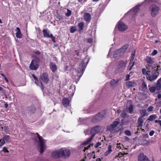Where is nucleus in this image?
<instances>
[{
    "label": "nucleus",
    "mask_w": 161,
    "mask_h": 161,
    "mask_svg": "<svg viewBox=\"0 0 161 161\" xmlns=\"http://www.w3.org/2000/svg\"><path fill=\"white\" fill-rule=\"evenodd\" d=\"M4 141H5L9 143L11 142L10 136L8 135H5L2 138Z\"/></svg>",
    "instance_id": "obj_26"
},
{
    "label": "nucleus",
    "mask_w": 161,
    "mask_h": 161,
    "mask_svg": "<svg viewBox=\"0 0 161 161\" xmlns=\"http://www.w3.org/2000/svg\"><path fill=\"white\" fill-rule=\"evenodd\" d=\"M118 28L119 31L123 32L127 29L128 27L124 23L119 21L118 23Z\"/></svg>",
    "instance_id": "obj_8"
},
{
    "label": "nucleus",
    "mask_w": 161,
    "mask_h": 161,
    "mask_svg": "<svg viewBox=\"0 0 161 161\" xmlns=\"http://www.w3.org/2000/svg\"><path fill=\"white\" fill-rule=\"evenodd\" d=\"M112 148V146L111 145H108V151L109 152L111 153L112 151V150L111 149Z\"/></svg>",
    "instance_id": "obj_48"
},
{
    "label": "nucleus",
    "mask_w": 161,
    "mask_h": 161,
    "mask_svg": "<svg viewBox=\"0 0 161 161\" xmlns=\"http://www.w3.org/2000/svg\"><path fill=\"white\" fill-rule=\"evenodd\" d=\"M130 75L129 74L125 76V80L126 81H127V80H129L130 79Z\"/></svg>",
    "instance_id": "obj_54"
},
{
    "label": "nucleus",
    "mask_w": 161,
    "mask_h": 161,
    "mask_svg": "<svg viewBox=\"0 0 161 161\" xmlns=\"http://www.w3.org/2000/svg\"><path fill=\"white\" fill-rule=\"evenodd\" d=\"M135 56V54L134 53H132V54L131 55V56L132 58H131L130 59V62L129 63V64H131L132 63V61L134 59Z\"/></svg>",
    "instance_id": "obj_40"
},
{
    "label": "nucleus",
    "mask_w": 161,
    "mask_h": 161,
    "mask_svg": "<svg viewBox=\"0 0 161 161\" xmlns=\"http://www.w3.org/2000/svg\"><path fill=\"white\" fill-rule=\"evenodd\" d=\"M134 64H135V62H133L132 63V65L129 68H128V69L130 71L131 70L133 66L134 65Z\"/></svg>",
    "instance_id": "obj_56"
},
{
    "label": "nucleus",
    "mask_w": 161,
    "mask_h": 161,
    "mask_svg": "<svg viewBox=\"0 0 161 161\" xmlns=\"http://www.w3.org/2000/svg\"><path fill=\"white\" fill-rule=\"evenodd\" d=\"M4 143V144H5V141H4L3 139V138L1 139H0V143Z\"/></svg>",
    "instance_id": "obj_61"
},
{
    "label": "nucleus",
    "mask_w": 161,
    "mask_h": 161,
    "mask_svg": "<svg viewBox=\"0 0 161 161\" xmlns=\"http://www.w3.org/2000/svg\"><path fill=\"white\" fill-rule=\"evenodd\" d=\"M125 133L126 135L130 136L131 135V132L130 130H126L125 131Z\"/></svg>",
    "instance_id": "obj_36"
},
{
    "label": "nucleus",
    "mask_w": 161,
    "mask_h": 161,
    "mask_svg": "<svg viewBox=\"0 0 161 161\" xmlns=\"http://www.w3.org/2000/svg\"><path fill=\"white\" fill-rule=\"evenodd\" d=\"M148 86L150 92L152 93L154 92L156 89V88L155 86L150 87V85H148Z\"/></svg>",
    "instance_id": "obj_32"
},
{
    "label": "nucleus",
    "mask_w": 161,
    "mask_h": 161,
    "mask_svg": "<svg viewBox=\"0 0 161 161\" xmlns=\"http://www.w3.org/2000/svg\"><path fill=\"white\" fill-rule=\"evenodd\" d=\"M36 134L40 142L44 141V139H43V138L40 136L38 133H36Z\"/></svg>",
    "instance_id": "obj_34"
},
{
    "label": "nucleus",
    "mask_w": 161,
    "mask_h": 161,
    "mask_svg": "<svg viewBox=\"0 0 161 161\" xmlns=\"http://www.w3.org/2000/svg\"><path fill=\"white\" fill-rule=\"evenodd\" d=\"M148 65L149 66V67H152V69H153V71H155V69L157 68L156 64H154L153 65H151L148 64Z\"/></svg>",
    "instance_id": "obj_42"
},
{
    "label": "nucleus",
    "mask_w": 161,
    "mask_h": 161,
    "mask_svg": "<svg viewBox=\"0 0 161 161\" xmlns=\"http://www.w3.org/2000/svg\"><path fill=\"white\" fill-rule=\"evenodd\" d=\"M126 86L128 88H130L135 86V84L134 82L128 81L126 83Z\"/></svg>",
    "instance_id": "obj_24"
},
{
    "label": "nucleus",
    "mask_w": 161,
    "mask_h": 161,
    "mask_svg": "<svg viewBox=\"0 0 161 161\" xmlns=\"http://www.w3.org/2000/svg\"><path fill=\"white\" fill-rule=\"evenodd\" d=\"M40 152L41 153H43L46 149L45 142L44 141L40 142Z\"/></svg>",
    "instance_id": "obj_13"
},
{
    "label": "nucleus",
    "mask_w": 161,
    "mask_h": 161,
    "mask_svg": "<svg viewBox=\"0 0 161 161\" xmlns=\"http://www.w3.org/2000/svg\"><path fill=\"white\" fill-rule=\"evenodd\" d=\"M156 89L158 91H160L161 88V79H159L158 80L157 82Z\"/></svg>",
    "instance_id": "obj_22"
},
{
    "label": "nucleus",
    "mask_w": 161,
    "mask_h": 161,
    "mask_svg": "<svg viewBox=\"0 0 161 161\" xmlns=\"http://www.w3.org/2000/svg\"><path fill=\"white\" fill-rule=\"evenodd\" d=\"M154 59L153 58H152L151 57L148 56H146L145 59L147 63L151 64H153L154 62Z\"/></svg>",
    "instance_id": "obj_19"
},
{
    "label": "nucleus",
    "mask_w": 161,
    "mask_h": 161,
    "mask_svg": "<svg viewBox=\"0 0 161 161\" xmlns=\"http://www.w3.org/2000/svg\"><path fill=\"white\" fill-rule=\"evenodd\" d=\"M124 139L126 141L129 142L130 141V138L127 136H125Z\"/></svg>",
    "instance_id": "obj_57"
},
{
    "label": "nucleus",
    "mask_w": 161,
    "mask_h": 161,
    "mask_svg": "<svg viewBox=\"0 0 161 161\" xmlns=\"http://www.w3.org/2000/svg\"><path fill=\"white\" fill-rule=\"evenodd\" d=\"M87 42L90 43H92V39L91 38H88L87 39Z\"/></svg>",
    "instance_id": "obj_60"
},
{
    "label": "nucleus",
    "mask_w": 161,
    "mask_h": 161,
    "mask_svg": "<svg viewBox=\"0 0 161 161\" xmlns=\"http://www.w3.org/2000/svg\"><path fill=\"white\" fill-rule=\"evenodd\" d=\"M128 44H125L121 48L116 51L114 53L113 57L115 58H117L123 56L128 48Z\"/></svg>",
    "instance_id": "obj_2"
},
{
    "label": "nucleus",
    "mask_w": 161,
    "mask_h": 161,
    "mask_svg": "<svg viewBox=\"0 0 161 161\" xmlns=\"http://www.w3.org/2000/svg\"><path fill=\"white\" fill-rule=\"evenodd\" d=\"M80 75H77L75 77L76 79V80H75V82H76V83H77V82L78 81H79L80 78Z\"/></svg>",
    "instance_id": "obj_50"
},
{
    "label": "nucleus",
    "mask_w": 161,
    "mask_h": 161,
    "mask_svg": "<svg viewBox=\"0 0 161 161\" xmlns=\"http://www.w3.org/2000/svg\"><path fill=\"white\" fill-rule=\"evenodd\" d=\"M143 136L145 138H148V136L147 134L143 135Z\"/></svg>",
    "instance_id": "obj_64"
},
{
    "label": "nucleus",
    "mask_w": 161,
    "mask_h": 161,
    "mask_svg": "<svg viewBox=\"0 0 161 161\" xmlns=\"http://www.w3.org/2000/svg\"><path fill=\"white\" fill-rule=\"evenodd\" d=\"M150 70L147 71L145 68H143L142 69V72L143 75H146V76L147 75V74H149V72H150Z\"/></svg>",
    "instance_id": "obj_31"
},
{
    "label": "nucleus",
    "mask_w": 161,
    "mask_h": 161,
    "mask_svg": "<svg viewBox=\"0 0 161 161\" xmlns=\"http://www.w3.org/2000/svg\"><path fill=\"white\" fill-rule=\"evenodd\" d=\"M2 151L4 153H8L9 152L7 148L5 147H3Z\"/></svg>",
    "instance_id": "obj_44"
},
{
    "label": "nucleus",
    "mask_w": 161,
    "mask_h": 161,
    "mask_svg": "<svg viewBox=\"0 0 161 161\" xmlns=\"http://www.w3.org/2000/svg\"><path fill=\"white\" fill-rule=\"evenodd\" d=\"M157 117L155 114H153L150 116L147 120L150 121H152Z\"/></svg>",
    "instance_id": "obj_28"
},
{
    "label": "nucleus",
    "mask_w": 161,
    "mask_h": 161,
    "mask_svg": "<svg viewBox=\"0 0 161 161\" xmlns=\"http://www.w3.org/2000/svg\"><path fill=\"white\" fill-rule=\"evenodd\" d=\"M57 18L59 20H62L64 19V16L60 14H57L56 16Z\"/></svg>",
    "instance_id": "obj_35"
},
{
    "label": "nucleus",
    "mask_w": 161,
    "mask_h": 161,
    "mask_svg": "<svg viewBox=\"0 0 161 161\" xmlns=\"http://www.w3.org/2000/svg\"><path fill=\"white\" fill-rule=\"evenodd\" d=\"M40 79L42 80L47 84L49 81L48 74L46 73H43L40 76Z\"/></svg>",
    "instance_id": "obj_9"
},
{
    "label": "nucleus",
    "mask_w": 161,
    "mask_h": 161,
    "mask_svg": "<svg viewBox=\"0 0 161 161\" xmlns=\"http://www.w3.org/2000/svg\"><path fill=\"white\" fill-rule=\"evenodd\" d=\"M117 83V82L114 80H112L110 82V84L111 85H114Z\"/></svg>",
    "instance_id": "obj_45"
},
{
    "label": "nucleus",
    "mask_w": 161,
    "mask_h": 161,
    "mask_svg": "<svg viewBox=\"0 0 161 161\" xmlns=\"http://www.w3.org/2000/svg\"><path fill=\"white\" fill-rule=\"evenodd\" d=\"M156 67L157 68H158V69H160V70H161V67L159 64H156Z\"/></svg>",
    "instance_id": "obj_63"
},
{
    "label": "nucleus",
    "mask_w": 161,
    "mask_h": 161,
    "mask_svg": "<svg viewBox=\"0 0 161 161\" xmlns=\"http://www.w3.org/2000/svg\"><path fill=\"white\" fill-rule=\"evenodd\" d=\"M92 145V146H93V144H91V145H89L88 146H87V147H84V149L83 150V151L84 152H85V151L86 150H88V149H89V148H90V147H91V145Z\"/></svg>",
    "instance_id": "obj_49"
},
{
    "label": "nucleus",
    "mask_w": 161,
    "mask_h": 161,
    "mask_svg": "<svg viewBox=\"0 0 161 161\" xmlns=\"http://www.w3.org/2000/svg\"><path fill=\"white\" fill-rule=\"evenodd\" d=\"M70 150L66 148H62L59 150L54 151L52 154L53 158H57L64 157L65 158L68 157L70 155Z\"/></svg>",
    "instance_id": "obj_1"
},
{
    "label": "nucleus",
    "mask_w": 161,
    "mask_h": 161,
    "mask_svg": "<svg viewBox=\"0 0 161 161\" xmlns=\"http://www.w3.org/2000/svg\"><path fill=\"white\" fill-rule=\"evenodd\" d=\"M36 108L35 107L33 106H31L27 108V111L30 113V114L34 113L36 110Z\"/></svg>",
    "instance_id": "obj_17"
},
{
    "label": "nucleus",
    "mask_w": 161,
    "mask_h": 161,
    "mask_svg": "<svg viewBox=\"0 0 161 161\" xmlns=\"http://www.w3.org/2000/svg\"><path fill=\"white\" fill-rule=\"evenodd\" d=\"M101 143L100 142H97L96 145H95L94 147L95 148H97L99 146L101 145Z\"/></svg>",
    "instance_id": "obj_53"
},
{
    "label": "nucleus",
    "mask_w": 161,
    "mask_h": 161,
    "mask_svg": "<svg viewBox=\"0 0 161 161\" xmlns=\"http://www.w3.org/2000/svg\"><path fill=\"white\" fill-rule=\"evenodd\" d=\"M140 6V5L138 4L135 7H134L132 8V10H130V12L132 11L133 12V14L134 15L136 14L138 11L139 7Z\"/></svg>",
    "instance_id": "obj_23"
},
{
    "label": "nucleus",
    "mask_w": 161,
    "mask_h": 161,
    "mask_svg": "<svg viewBox=\"0 0 161 161\" xmlns=\"http://www.w3.org/2000/svg\"><path fill=\"white\" fill-rule=\"evenodd\" d=\"M32 61H34V62H36V63L39 64V62L40 61V59L39 58L36 57L35 59L32 60Z\"/></svg>",
    "instance_id": "obj_43"
},
{
    "label": "nucleus",
    "mask_w": 161,
    "mask_h": 161,
    "mask_svg": "<svg viewBox=\"0 0 161 161\" xmlns=\"http://www.w3.org/2000/svg\"><path fill=\"white\" fill-rule=\"evenodd\" d=\"M142 87L143 89H146L147 88V85L146 83L143 82L142 84Z\"/></svg>",
    "instance_id": "obj_41"
},
{
    "label": "nucleus",
    "mask_w": 161,
    "mask_h": 161,
    "mask_svg": "<svg viewBox=\"0 0 161 161\" xmlns=\"http://www.w3.org/2000/svg\"><path fill=\"white\" fill-rule=\"evenodd\" d=\"M114 127L113 125L111 124L110 125H108L107 127L106 130L110 131L111 132H114Z\"/></svg>",
    "instance_id": "obj_25"
},
{
    "label": "nucleus",
    "mask_w": 161,
    "mask_h": 161,
    "mask_svg": "<svg viewBox=\"0 0 161 161\" xmlns=\"http://www.w3.org/2000/svg\"><path fill=\"white\" fill-rule=\"evenodd\" d=\"M106 113L104 111L99 113L93 118L92 121L94 123L98 122L103 119Z\"/></svg>",
    "instance_id": "obj_4"
},
{
    "label": "nucleus",
    "mask_w": 161,
    "mask_h": 161,
    "mask_svg": "<svg viewBox=\"0 0 161 161\" xmlns=\"http://www.w3.org/2000/svg\"><path fill=\"white\" fill-rule=\"evenodd\" d=\"M15 31H16V36L17 38H20L22 37V34H21L20 30L19 28L17 27L16 28Z\"/></svg>",
    "instance_id": "obj_16"
},
{
    "label": "nucleus",
    "mask_w": 161,
    "mask_h": 161,
    "mask_svg": "<svg viewBox=\"0 0 161 161\" xmlns=\"http://www.w3.org/2000/svg\"><path fill=\"white\" fill-rule=\"evenodd\" d=\"M153 106H150L147 109L148 112H152L153 110Z\"/></svg>",
    "instance_id": "obj_46"
},
{
    "label": "nucleus",
    "mask_w": 161,
    "mask_h": 161,
    "mask_svg": "<svg viewBox=\"0 0 161 161\" xmlns=\"http://www.w3.org/2000/svg\"><path fill=\"white\" fill-rule=\"evenodd\" d=\"M4 131L7 133L8 134L9 131L8 130V126H5L3 127Z\"/></svg>",
    "instance_id": "obj_38"
},
{
    "label": "nucleus",
    "mask_w": 161,
    "mask_h": 161,
    "mask_svg": "<svg viewBox=\"0 0 161 161\" xmlns=\"http://www.w3.org/2000/svg\"><path fill=\"white\" fill-rule=\"evenodd\" d=\"M50 68L53 72H54L57 69L56 65L53 62H51L50 64Z\"/></svg>",
    "instance_id": "obj_20"
},
{
    "label": "nucleus",
    "mask_w": 161,
    "mask_h": 161,
    "mask_svg": "<svg viewBox=\"0 0 161 161\" xmlns=\"http://www.w3.org/2000/svg\"><path fill=\"white\" fill-rule=\"evenodd\" d=\"M161 70H160V69H158V68L157 67L156 69H155V71H153L154 72H157V73H158V75H159V71H160Z\"/></svg>",
    "instance_id": "obj_55"
},
{
    "label": "nucleus",
    "mask_w": 161,
    "mask_h": 161,
    "mask_svg": "<svg viewBox=\"0 0 161 161\" xmlns=\"http://www.w3.org/2000/svg\"><path fill=\"white\" fill-rule=\"evenodd\" d=\"M126 114L125 112H123L121 113V116L123 118H125L126 116Z\"/></svg>",
    "instance_id": "obj_52"
},
{
    "label": "nucleus",
    "mask_w": 161,
    "mask_h": 161,
    "mask_svg": "<svg viewBox=\"0 0 161 161\" xmlns=\"http://www.w3.org/2000/svg\"><path fill=\"white\" fill-rule=\"evenodd\" d=\"M93 138L91 137L88 138L87 139V140L84 142L82 145H86L88 144H89L90 142H91Z\"/></svg>",
    "instance_id": "obj_27"
},
{
    "label": "nucleus",
    "mask_w": 161,
    "mask_h": 161,
    "mask_svg": "<svg viewBox=\"0 0 161 161\" xmlns=\"http://www.w3.org/2000/svg\"><path fill=\"white\" fill-rule=\"evenodd\" d=\"M84 17L85 20L87 22L89 23L91 19V14L88 13H85L84 15Z\"/></svg>",
    "instance_id": "obj_15"
},
{
    "label": "nucleus",
    "mask_w": 161,
    "mask_h": 161,
    "mask_svg": "<svg viewBox=\"0 0 161 161\" xmlns=\"http://www.w3.org/2000/svg\"><path fill=\"white\" fill-rule=\"evenodd\" d=\"M119 124V122L118 121H115L113 123L111 124L113 125V127L115 128Z\"/></svg>",
    "instance_id": "obj_37"
},
{
    "label": "nucleus",
    "mask_w": 161,
    "mask_h": 161,
    "mask_svg": "<svg viewBox=\"0 0 161 161\" xmlns=\"http://www.w3.org/2000/svg\"><path fill=\"white\" fill-rule=\"evenodd\" d=\"M77 30V29L75 26H72L70 28V31L71 33H73Z\"/></svg>",
    "instance_id": "obj_33"
},
{
    "label": "nucleus",
    "mask_w": 161,
    "mask_h": 161,
    "mask_svg": "<svg viewBox=\"0 0 161 161\" xmlns=\"http://www.w3.org/2000/svg\"><path fill=\"white\" fill-rule=\"evenodd\" d=\"M100 127L99 126H96L92 128L90 131V134L91 135V137L93 138L96 134L100 132Z\"/></svg>",
    "instance_id": "obj_7"
},
{
    "label": "nucleus",
    "mask_w": 161,
    "mask_h": 161,
    "mask_svg": "<svg viewBox=\"0 0 161 161\" xmlns=\"http://www.w3.org/2000/svg\"><path fill=\"white\" fill-rule=\"evenodd\" d=\"M138 161H150L143 153H141L138 157Z\"/></svg>",
    "instance_id": "obj_12"
},
{
    "label": "nucleus",
    "mask_w": 161,
    "mask_h": 161,
    "mask_svg": "<svg viewBox=\"0 0 161 161\" xmlns=\"http://www.w3.org/2000/svg\"><path fill=\"white\" fill-rule=\"evenodd\" d=\"M127 61L122 60L119 61L117 67L118 70L120 72H122L125 69L127 64Z\"/></svg>",
    "instance_id": "obj_6"
},
{
    "label": "nucleus",
    "mask_w": 161,
    "mask_h": 161,
    "mask_svg": "<svg viewBox=\"0 0 161 161\" xmlns=\"http://www.w3.org/2000/svg\"><path fill=\"white\" fill-rule=\"evenodd\" d=\"M128 111L129 113L132 114L133 112V106L132 104L129 105L128 109Z\"/></svg>",
    "instance_id": "obj_30"
},
{
    "label": "nucleus",
    "mask_w": 161,
    "mask_h": 161,
    "mask_svg": "<svg viewBox=\"0 0 161 161\" xmlns=\"http://www.w3.org/2000/svg\"><path fill=\"white\" fill-rule=\"evenodd\" d=\"M39 66V64L34 62V61H31V63L29 65V68L31 70H35L38 69Z\"/></svg>",
    "instance_id": "obj_10"
},
{
    "label": "nucleus",
    "mask_w": 161,
    "mask_h": 161,
    "mask_svg": "<svg viewBox=\"0 0 161 161\" xmlns=\"http://www.w3.org/2000/svg\"><path fill=\"white\" fill-rule=\"evenodd\" d=\"M32 77L35 80H36L37 79H38V78L35 76L34 74H32Z\"/></svg>",
    "instance_id": "obj_62"
},
{
    "label": "nucleus",
    "mask_w": 161,
    "mask_h": 161,
    "mask_svg": "<svg viewBox=\"0 0 161 161\" xmlns=\"http://www.w3.org/2000/svg\"><path fill=\"white\" fill-rule=\"evenodd\" d=\"M160 8L156 5L153 4L151 5L149 8V10L151 12V16L155 17L158 13Z\"/></svg>",
    "instance_id": "obj_3"
},
{
    "label": "nucleus",
    "mask_w": 161,
    "mask_h": 161,
    "mask_svg": "<svg viewBox=\"0 0 161 161\" xmlns=\"http://www.w3.org/2000/svg\"><path fill=\"white\" fill-rule=\"evenodd\" d=\"M50 37H49V38H51L52 41L53 42L55 43L56 42V41H55V36H53V35L52 34H50Z\"/></svg>",
    "instance_id": "obj_39"
},
{
    "label": "nucleus",
    "mask_w": 161,
    "mask_h": 161,
    "mask_svg": "<svg viewBox=\"0 0 161 161\" xmlns=\"http://www.w3.org/2000/svg\"><path fill=\"white\" fill-rule=\"evenodd\" d=\"M69 101L68 98L64 97L62 99V103L63 105L65 107H67L69 106Z\"/></svg>",
    "instance_id": "obj_14"
},
{
    "label": "nucleus",
    "mask_w": 161,
    "mask_h": 161,
    "mask_svg": "<svg viewBox=\"0 0 161 161\" xmlns=\"http://www.w3.org/2000/svg\"><path fill=\"white\" fill-rule=\"evenodd\" d=\"M158 73L154 72L153 71L151 73L149 72V74H147V75L146 76L147 79L150 81H153L156 80L158 77Z\"/></svg>",
    "instance_id": "obj_5"
},
{
    "label": "nucleus",
    "mask_w": 161,
    "mask_h": 161,
    "mask_svg": "<svg viewBox=\"0 0 161 161\" xmlns=\"http://www.w3.org/2000/svg\"><path fill=\"white\" fill-rule=\"evenodd\" d=\"M154 133V131L153 130H152L149 133V135L151 136H152L153 135V134Z\"/></svg>",
    "instance_id": "obj_59"
},
{
    "label": "nucleus",
    "mask_w": 161,
    "mask_h": 161,
    "mask_svg": "<svg viewBox=\"0 0 161 161\" xmlns=\"http://www.w3.org/2000/svg\"><path fill=\"white\" fill-rule=\"evenodd\" d=\"M139 113L141 115L140 117L141 118H143L146 115H148V113L145 109L141 110Z\"/></svg>",
    "instance_id": "obj_21"
},
{
    "label": "nucleus",
    "mask_w": 161,
    "mask_h": 161,
    "mask_svg": "<svg viewBox=\"0 0 161 161\" xmlns=\"http://www.w3.org/2000/svg\"><path fill=\"white\" fill-rule=\"evenodd\" d=\"M143 118L140 117L138 119V126L139 127H142V123L143 122V121L142 119Z\"/></svg>",
    "instance_id": "obj_29"
},
{
    "label": "nucleus",
    "mask_w": 161,
    "mask_h": 161,
    "mask_svg": "<svg viewBox=\"0 0 161 161\" xmlns=\"http://www.w3.org/2000/svg\"><path fill=\"white\" fill-rule=\"evenodd\" d=\"M34 53L36 54L39 55L41 54V52L37 50L34 52Z\"/></svg>",
    "instance_id": "obj_58"
},
{
    "label": "nucleus",
    "mask_w": 161,
    "mask_h": 161,
    "mask_svg": "<svg viewBox=\"0 0 161 161\" xmlns=\"http://www.w3.org/2000/svg\"><path fill=\"white\" fill-rule=\"evenodd\" d=\"M43 36L44 37L49 38L50 37V34H49V31L47 29H44L42 31Z\"/></svg>",
    "instance_id": "obj_18"
},
{
    "label": "nucleus",
    "mask_w": 161,
    "mask_h": 161,
    "mask_svg": "<svg viewBox=\"0 0 161 161\" xmlns=\"http://www.w3.org/2000/svg\"><path fill=\"white\" fill-rule=\"evenodd\" d=\"M88 61V60L87 58H85L84 60H83L82 61V63H81V65H82L81 66V70H82V73H81V76L83 75V73L86 69V65L87 64Z\"/></svg>",
    "instance_id": "obj_11"
},
{
    "label": "nucleus",
    "mask_w": 161,
    "mask_h": 161,
    "mask_svg": "<svg viewBox=\"0 0 161 161\" xmlns=\"http://www.w3.org/2000/svg\"><path fill=\"white\" fill-rule=\"evenodd\" d=\"M158 52L156 50H154L152 53L151 55L152 56H154Z\"/></svg>",
    "instance_id": "obj_51"
},
{
    "label": "nucleus",
    "mask_w": 161,
    "mask_h": 161,
    "mask_svg": "<svg viewBox=\"0 0 161 161\" xmlns=\"http://www.w3.org/2000/svg\"><path fill=\"white\" fill-rule=\"evenodd\" d=\"M68 11L67 13L65 14L66 15L69 16H70L71 14V10L68 9Z\"/></svg>",
    "instance_id": "obj_47"
}]
</instances>
